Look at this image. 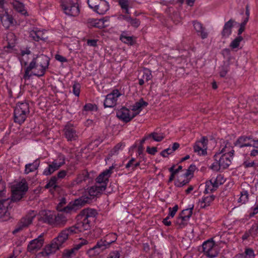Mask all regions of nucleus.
<instances>
[{
	"mask_svg": "<svg viewBox=\"0 0 258 258\" xmlns=\"http://www.w3.org/2000/svg\"><path fill=\"white\" fill-rule=\"evenodd\" d=\"M49 58L46 55L41 54L34 57L25 70L23 79L29 80L32 76L41 77L45 75L49 64Z\"/></svg>",
	"mask_w": 258,
	"mask_h": 258,
	"instance_id": "1",
	"label": "nucleus"
},
{
	"mask_svg": "<svg viewBox=\"0 0 258 258\" xmlns=\"http://www.w3.org/2000/svg\"><path fill=\"white\" fill-rule=\"evenodd\" d=\"M66 231V230H62L59 233L58 236L54 238L50 244L46 245L42 251L38 253V255L42 256H49L54 253L57 250L64 247V244L69 238Z\"/></svg>",
	"mask_w": 258,
	"mask_h": 258,
	"instance_id": "2",
	"label": "nucleus"
},
{
	"mask_svg": "<svg viewBox=\"0 0 258 258\" xmlns=\"http://www.w3.org/2000/svg\"><path fill=\"white\" fill-rule=\"evenodd\" d=\"M28 186L26 183H19L16 186H12L11 199H10V204L13 206L14 202L20 201L28 190Z\"/></svg>",
	"mask_w": 258,
	"mask_h": 258,
	"instance_id": "3",
	"label": "nucleus"
},
{
	"mask_svg": "<svg viewBox=\"0 0 258 258\" xmlns=\"http://www.w3.org/2000/svg\"><path fill=\"white\" fill-rule=\"evenodd\" d=\"M228 144L229 142L226 141L225 147L221 150V154H223L219 158L218 161L220 164V166L222 169H225L227 168L231 163V159L234 155V150L232 149L231 151L226 152V149L228 148Z\"/></svg>",
	"mask_w": 258,
	"mask_h": 258,
	"instance_id": "4",
	"label": "nucleus"
},
{
	"mask_svg": "<svg viewBox=\"0 0 258 258\" xmlns=\"http://www.w3.org/2000/svg\"><path fill=\"white\" fill-rule=\"evenodd\" d=\"M61 6L64 13L69 16L76 17L80 13V9L77 2L72 0H63Z\"/></svg>",
	"mask_w": 258,
	"mask_h": 258,
	"instance_id": "5",
	"label": "nucleus"
},
{
	"mask_svg": "<svg viewBox=\"0 0 258 258\" xmlns=\"http://www.w3.org/2000/svg\"><path fill=\"white\" fill-rule=\"evenodd\" d=\"M107 237L102 238L97 242L96 245L88 250V253L92 255H98L106 249L109 248L111 243L115 242V240L112 241L107 240Z\"/></svg>",
	"mask_w": 258,
	"mask_h": 258,
	"instance_id": "6",
	"label": "nucleus"
},
{
	"mask_svg": "<svg viewBox=\"0 0 258 258\" xmlns=\"http://www.w3.org/2000/svg\"><path fill=\"white\" fill-rule=\"evenodd\" d=\"M194 207V205H192L191 206H189L188 208L182 210L179 214L176 221V224L179 225V228H182L187 225V221L192 214Z\"/></svg>",
	"mask_w": 258,
	"mask_h": 258,
	"instance_id": "7",
	"label": "nucleus"
},
{
	"mask_svg": "<svg viewBox=\"0 0 258 258\" xmlns=\"http://www.w3.org/2000/svg\"><path fill=\"white\" fill-rule=\"evenodd\" d=\"M215 242L213 239L205 241L202 244L203 251L210 258H214L218 255V252L214 247Z\"/></svg>",
	"mask_w": 258,
	"mask_h": 258,
	"instance_id": "8",
	"label": "nucleus"
},
{
	"mask_svg": "<svg viewBox=\"0 0 258 258\" xmlns=\"http://www.w3.org/2000/svg\"><path fill=\"white\" fill-rule=\"evenodd\" d=\"M121 95L118 90L114 89L111 93L106 96L105 99L104 101V106L106 107H113L116 103L117 99Z\"/></svg>",
	"mask_w": 258,
	"mask_h": 258,
	"instance_id": "9",
	"label": "nucleus"
},
{
	"mask_svg": "<svg viewBox=\"0 0 258 258\" xmlns=\"http://www.w3.org/2000/svg\"><path fill=\"white\" fill-rule=\"evenodd\" d=\"M0 20L4 27L9 28L11 26H14L16 22L12 15L4 9L0 10Z\"/></svg>",
	"mask_w": 258,
	"mask_h": 258,
	"instance_id": "10",
	"label": "nucleus"
},
{
	"mask_svg": "<svg viewBox=\"0 0 258 258\" xmlns=\"http://www.w3.org/2000/svg\"><path fill=\"white\" fill-rule=\"evenodd\" d=\"M208 142V138L206 137H203L200 141L196 142L194 146V152L198 153L200 155H206Z\"/></svg>",
	"mask_w": 258,
	"mask_h": 258,
	"instance_id": "11",
	"label": "nucleus"
},
{
	"mask_svg": "<svg viewBox=\"0 0 258 258\" xmlns=\"http://www.w3.org/2000/svg\"><path fill=\"white\" fill-rule=\"evenodd\" d=\"M88 198L82 197L75 200L73 202H70L66 207L64 210L75 212L81 207L84 206L88 202Z\"/></svg>",
	"mask_w": 258,
	"mask_h": 258,
	"instance_id": "12",
	"label": "nucleus"
},
{
	"mask_svg": "<svg viewBox=\"0 0 258 258\" xmlns=\"http://www.w3.org/2000/svg\"><path fill=\"white\" fill-rule=\"evenodd\" d=\"M13 206L10 204V198L3 199L0 201V218H4V220H7L9 217V209H12Z\"/></svg>",
	"mask_w": 258,
	"mask_h": 258,
	"instance_id": "13",
	"label": "nucleus"
},
{
	"mask_svg": "<svg viewBox=\"0 0 258 258\" xmlns=\"http://www.w3.org/2000/svg\"><path fill=\"white\" fill-rule=\"evenodd\" d=\"M43 236V234L42 233L38 238L30 241L27 246V251L30 252H34V251L39 250L43 246L44 243Z\"/></svg>",
	"mask_w": 258,
	"mask_h": 258,
	"instance_id": "14",
	"label": "nucleus"
},
{
	"mask_svg": "<svg viewBox=\"0 0 258 258\" xmlns=\"http://www.w3.org/2000/svg\"><path fill=\"white\" fill-rule=\"evenodd\" d=\"M114 168L113 166L109 167V169H106L101 172L96 178L97 183L107 184L109 181V177L112 173V170Z\"/></svg>",
	"mask_w": 258,
	"mask_h": 258,
	"instance_id": "15",
	"label": "nucleus"
},
{
	"mask_svg": "<svg viewBox=\"0 0 258 258\" xmlns=\"http://www.w3.org/2000/svg\"><path fill=\"white\" fill-rule=\"evenodd\" d=\"M234 23H236V22L232 19H230L225 23L221 31V35L223 38H228L231 34L232 29L234 27Z\"/></svg>",
	"mask_w": 258,
	"mask_h": 258,
	"instance_id": "16",
	"label": "nucleus"
},
{
	"mask_svg": "<svg viewBox=\"0 0 258 258\" xmlns=\"http://www.w3.org/2000/svg\"><path fill=\"white\" fill-rule=\"evenodd\" d=\"M64 163L65 158L64 157H63L62 162L59 163L53 162L52 164H49L48 166L43 172V174L46 176L51 175L54 171L58 170L62 165L64 164Z\"/></svg>",
	"mask_w": 258,
	"mask_h": 258,
	"instance_id": "17",
	"label": "nucleus"
},
{
	"mask_svg": "<svg viewBox=\"0 0 258 258\" xmlns=\"http://www.w3.org/2000/svg\"><path fill=\"white\" fill-rule=\"evenodd\" d=\"M194 29L198 36H200L202 39L208 37V33L206 31V29L202 24L197 21H194L192 22Z\"/></svg>",
	"mask_w": 258,
	"mask_h": 258,
	"instance_id": "18",
	"label": "nucleus"
},
{
	"mask_svg": "<svg viewBox=\"0 0 258 258\" xmlns=\"http://www.w3.org/2000/svg\"><path fill=\"white\" fill-rule=\"evenodd\" d=\"M130 113V110L125 107L117 110L116 113L117 117L125 123L131 121Z\"/></svg>",
	"mask_w": 258,
	"mask_h": 258,
	"instance_id": "19",
	"label": "nucleus"
},
{
	"mask_svg": "<svg viewBox=\"0 0 258 258\" xmlns=\"http://www.w3.org/2000/svg\"><path fill=\"white\" fill-rule=\"evenodd\" d=\"M97 214L98 213L96 210L87 208L82 210L78 216L81 218L85 217L86 219L89 218L92 219V221H95V218Z\"/></svg>",
	"mask_w": 258,
	"mask_h": 258,
	"instance_id": "20",
	"label": "nucleus"
},
{
	"mask_svg": "<svg viewBox=\"0 0 258 258\" xmlns=\"http://www.w3.org/2000/svg\"><path fill=\"white\" fill-rule=\"evenodd\" d=\"M64 136L69 141H76L78 136L75 129L70 126H66L64 128Z\"/></svg>",
	"mask_w": 258,
	"mask_h": 258,
	"instance_id": "21",
	"label": "nucleus"
},
{
	"mask_svg": "<svg viewBox=\"0 0 258 258\" xmlns=\"http://www.w3.org/2000/svg\"><path fill=\"white\" fill-rule=\"evenodd\" d=\"M8 45L5 46L4 49H0V57H3V54L4 52L6 51L5 49L7 48H12L15 46L16 41L17 40L16 36L13 33H10L8 34L7 36Z\"/></svg>",
	"mask_w": 258,
	"mask_h": 258,
	"instance_id": "22",
	"label": "nucleus"
},
{
	"mask_svg": "<svg viewBox=\"0 0 258 258\" xmlns=\"http://www.w3.org/2000/svg\"><path fill=\"white\" fill-rule=\"evenodd\" d=\"M42 218L44 223L50 225L55 224V215L50 211H44L42 213Z\"/></svg>",
	"mask_w": 258,
	"mask_h": 258,
	"instance_id": "23",
	"label": "nucleus"
},
{
	"mask_svg": "<svg viewBox=\"0 0 258 258\" xmlns=\"http://www.w3.org/2000/svg\"><path fill=\"white\" fill-rule=\"evenodd\" d=\"M28 114L21 112L14 109V120L15 123L22 124L26 120Z\"/></svg>",
	"mask_w": 258,
	"mask_h": 258,
	"instance_id": "24",
	"label": "nucleus"
},
{
	"mask_svg": "<svg viewBox=\"0 0 258 258\" xmlns=\"http://www.w3.org/2000/svg\"><path fill=\"white\" fill-rule=\"evenodd\" d=\"M96 12L99 15H104L109 10V4L105 0H101Z\"/></svg>",
	"mask_w": 258,
	"mask_h": 258,
	"instance_id": "25",
	"label": "nucleus"
},
{
	"mask_svg": "<svg viewBox=\"0 0 258 258\" xmlns=\"http://www.w3.org/2000/svg\"><path fill=\"white\" fill-rule=\"evenodd\" d=\"M247 136H242L239 137L237 140L234 142V145L235 146H238L241 148L244 147H250L252 145L250 143H246L247 141Z\"/></svg>",
	"mask_w": 258,
	"mask_h": 258,
	"instance_id": "26",
	"label": "nucleus"
},
{
	"mask_svg": "<svg viewBox=\"0 0 258 258\" xmlns=\"http://www.w3.org/2000/svg\"><path fill=\"white\" fill-rule=\"evenodd\" d=\"M15 109L27 114L30 113L29 104L26 102L17 103Z\"/></svg>",
	"mask_w": 258,
	"mask_h": 258,
	"instance_id": "27",
	"label": "nucleus"
},
{
	"mask_svg": "<svg viewBox=\"0 0 258 258\" xmlns=\"http://www.w3.org/2000/svg\"><path fill=\"white\" fill-rule=\"evenodd\" d=\"M148 103L144 100L143 98H141L139 101L136 102L133 106L132 110L134 111H139L140 112L142 109L147 106Z\"/></svg>",
	"mask_w": 258,
	"mask_h": 258,
	"instance_id": "28",
	"label": "nucleus"
},
{
	"mask_svg": "<svg viewBox=\"0 0 258 258\" xmlns=\"http://www.w3.org/2000/svg\"><path fill=\"white\" fill-rule=\"evenodd\" d=\"M40 164L39 159L35 160L33 163H29L25 165V173L28 174L31 172H33L38 168Z\"/></svg>",
	"mask_w": 258,
	"mask_h": 258,
	"instance_id": "29",
	"label": "nucleus"
},
{
	"mask_svg": "<svg viewBox=\"0 0 258 258\" xmlns=\"http://www.w3.org/2000/svg\"><path fill=\"white\" fill-rule=\"evenodd\" d=\"M140 165V161L136 162L134 158H132L125 165V168L131 171H134Z\"/></svg>",
	"mask_w": 258,
	"mask_h": 258,
	"instance_id": "30",
	"label": "nucleus"
},
{
	"mask_svg": "<svg viewBox=\"0 0 258 258\" xmlns=\"http://www.w3.org/2000/svg\"><path fill=\"white\" fill-rule=\"evenodd\" d=\"M175 167V165H173L170 168H169V171L171 173L168 182H172L175 178V175L182 169V166L180 165L176 169H174Z\"/></svg>",
	"mask_w": 258,
	"mask_h": 258,
	"instance_id": "31",
	"label": "nucleus"
},
{
	"mask_svg": "<svg viewBox=\"0 0 258 258\" xmlns=\"http://www.w3.org/2000/svg\"><path fill=\"white\" fill-rule=\"evenodd\" d=\"M123 19L128 22L133 27L138 28L140 25V21L137 18H132L130 16H122Z\"/></svg>",
	"mask_w": 258,
	"mask_h": 258,
	"instance_id": "32",
	"label": "nucleus"
},
{
	"mask_svg": "<svg viewBox=\"0 0 258 258\" xmlns=\"http://www.w3.org/2000/svg\"><path fill=\"white\" fill-rule=\"evenodd\" d=\"M30 36L35 41H39L40 40H44L45 38L43 37V34L41 31H32L30 32Z\"/></svg>",
	"mask_w": 258,
	"mask_h": 258,
	"instance_id": "33",
	"label": "nucleus"
},
{
	"mask_svg": "<svg viewBox=\"0 0 258 258\" xmlns=\"http://www.w3.org/2000/svg\"><path fill=\"white\" fill-rule=\"evenodd\" d=\"M67 203V200L64 197L61 198L60 200L59 203L58 204L57 207H56V210L60 212H63L66 213H70L72 212V211H69L64 210L65 207H63V206L66 205Z\"/></svg>",
	"mask_w": 258,
	"mask_h": 258,
	"instance_id": "34",
	"label": "nucleus"
},
{
	"mask_svg": "<svg viewBox=\"0 0 258 258\" xmlns=\"http://www.w3.org/2000/svg\"><path fill=\"white\" fill-rule=\"evenodd\" d=\"M34 218L33 216H28L27 217L23 218L21 220L19 224L21 225L23 228L24 227H28L32 222V220Z\"/></svg>",
	"mask_w": 258,
	"mask_h": 258,
	"instance_id": "35",
	"label": "nucleus"
},
{
	"mask_svg": "<svg viewBox=\"0 0 258 258\" xmlns=\"http://www.w3.org/2000/svg\"><path fill=\"white\" fill-rule=\"evenodd\" d=\"M180 178V177H177V179L174 181L175 186L178 187H181L184 185L188 184L191 179V177H189L187 178H185V179L181 180V179Z\"/></svg>",
	"mask_w": 258,
	"mask_h": 258,
	"instance_id": "36",
	"label": "nucleus"
},
{
	"mask_svg": "<svg viewBox=\"0 0 258 258\" xmlns=\"http://www.w3.org/2000/svg\"><path fill=\"white\" fill-rule=\"evenodd\" d=\"M67 221V219L63 214H58L57 216L55 215V224L57 225H63Z\"/></svg>",
	"mask_w": 258,
	"mask_h": 258,
	"instance_id": "37",
	"label": "nucleus"
},
{
	"mask_svg": "<svg viewBox=\"0 0 258 258\" xmlns=\"http://www.w3.org/2000/svg\"><path fill=\"white\" fill-rule=\"evenodd\" d=\"M63 230H66V233H67V235L69 236L70 235H72L75 233H77L78 232H81L82 230L81 229V227L80 226H73L70 227L68 228H66Z\"/></svg>",
	"mask_w": 258,
	"mask_h": 258,
	"instance_id": "38",
	"label": "nucleus"
},
{
	"mask_svg": "<svg viewBox=\"0 0 258 258\" xmlns=\"http://www.w3.org/2000/svg\"><path fill=\"white\" fill-rule=\"evenodd\" d=\"M220 154L221 153H218L214 155V158L216 162L213 163L210 167L211 169H212L214 171H219L220 170V169H222L221 167L220 166V164L218 159V156H220Z\"/></svg>",
	"mask_w": 258,
	"mask_h": 258,
	"instance_id": "39",
	"label": "nucleus"
},
{
	"mask_svg": "<svg viewBox=\"0 0 258 258\" xmlns=\"http://www.w3.org/2000/svg\"><path fill=\"white\" fill-rule=\"evenodd\" d=\"M150 136L154 141L158 142L162 141L165 138L164 133H158L155 132L151 133L150 134Z\"/></svg>",
	"mask_w": 258,
	"mask_h": 258,
	"instance_id": "40",
	"label": "nucleus"
},
{
	"mask_svg": "<svg viewBox=\"0 0 258 258\" xmlns=\"http://www.w3.org/2000/svg\"><path fill=\"white\" fill-rule=\"evenodd\" d=\"M58 179L56 176H53L51 177L48 182L45 185V188L48 189L51 186H54V188H60L59 185L56 184Z\"/></svg>",
	"mask_w": 258,
	"mask_h": 258,
	"instance_id": "41",
	"label": "nucleus"
},
{
	"mask_svg": "<svg viewBox=\"0 0 258 258\" xmlns=\"http://www.w3.org/2000/svg\"><path fill=\"white\" fill-rule=\"evenodd\" d=\"M129 0H118V4L120 6L122 10H124L125 13L130 14L128 10Z\"/></svg>",
	"mask_w": 258,
	"mask_h": 258,
	"instance_id": "42",
	"label": "nucleus"
},
{
	"mask_svg": "<svg viewBox=\"0 0 258 258\" xmlns=\"http://www.w3.org/2000/svg\"><path fill=\"white\" fill-rule=\"evenodd\" d=\"M215 198V196L214 195H211L210 196H207L206 197L202 199V203H204V206H202L201 208H205L206 207L210 206L211 202H212Z\"/></svg>",
	"mask_w": 258,
	"mask_h": 258,
	"instance_id": "43",
	"label": "nucleus"
},
{
	"mask_svg": "<svg viewBox=\"0 0 258 258\" xmlns=\"http://www.w3.org/2000/svg\"><path fill=\"white\" fill-rule=\"evenodd\" d=\"M14 8L16 9L18 12L21 13L22 14H24L23 12L25 11L24 10V6L23 3H20L17 1H14L12 3Z\"/></svg>",
	"mask_w": 258,
	"mask_h": 258,
	"instance_id": "44",
	"label": "nucleus"
},
{
	"mask_svg": "<svg viewBox=\"0 0 258 258\" xmlns=\"http://www.w3.org/2000/svg\"><path fill=\"white\" fill-rule=\"evenodd\" d=\"M120 40L124 43L131 45L134 44L133 36H127L122 34L120 36Z\"/></svg>",
	"mask_w": 258,
	"mask_h": 258,
	"instance_id": "45",
	"label": "nucleus"
},
{
	"mask_svg": "<svg viewBox=\"0 0 258 258\" xmlns=\"http://www.w3.org/2000/svg\"><path fill=\"white\" fill-rule=\"evenodd\" d=\"M243 40V38L241 36L238 35L236 38H235L230 43V46L233 48H237L240 44V42Z\"/></svg>",
	"mask_w": 258,
	"mask_h": 258,
	"instance_id": "46",
	"label": "nucleus"
},
{
	"mask_svg": "<svg viewBox=\"0 0 258 258\" xmlns=\"http://www.w3.org/2000/svg\"><path fill=\"white\" fill-rule=\"evenodd\" d=\"M75 251L73 248L70 249H66L62 252V256L63 258H72V256L75 254Z\"/></svg>",
	"mask_w": 258,
	"mask_h": 258,
	"instance_id": "47",
	"label": "nucleus"
},
{
	"mask_svg": "<svg viewBox=\"0 0 258 258\" xmlns=\"http://www.w3.org/2000/svg\"><path fill=\"white\" fill-rule=\"evenodd\" d=\"M100 1L101 0H88L87 3L89 7L96 12Z\"/></svg>",
	"mask_w": 258,
	"mask_h": 258,
	"instance_id": "48",
	"label": "nucleus"
},
{
	"mask_svg": "<svg viewBox=\"0 0 258 258\" xmlns=\"http://www.w3.org/2000/svg\"><path fill=\"white\" fill-rule=\"evenodd\" d=\"M248 200V194L247 191L244 190L241 192V196L239 198L238 202L242 204L245 203Z\"/></svg>",
	"mask_w": 258,
	"mask_h": 258,
	"instance_id": "49",
	"label": "nucleus"
},
{
	"mask_svg": "<svg viewBox=\"0 0 258 258\" xmlns=\"http://www.w3.org/2000/svg\"><path fill=\"white\" fill-rule=\"evenodd\" d=\"M218 177L216 178H212L208 181V184L211 185L215 190H216L218 188L219 185L222 184V183H219L218 181Z\"/></svg>",
	"mask_w": 258,
	"mask_h": 258,
	"instance_id": "50",
	"label": "nucleus"
},
{
	"mask_svg": "<svg viewBox=\"0 0 258 258\" xmlns=\"http://www.w3.org/2000/svg\"><path fill=\"white\" fill-rule=\"evenodd\" d=\"M80 84L77 82H75L73 86V92L74 94L76 96H79L80 93Z\"/></svg>",
	"mask_w": 258,
	"mask_h": 258,
	"instance_id": "51",
	"label": "nucleus"
},
{
	"mask_svg": "<svg viewBox=\"0 0 258 258\" xmlns=\"http://www.w3.org/2000/svg\"><path fill=\"white\" fill-rule=\"evenodd\" d=\"M142 78L145 79V80L147 82L149 80H151L152 78L151 72L149 69H144L143 71V75Z\"/></svg>",
	"mask_w": 258,
	"mask_h": 258,
	"instance_id": "52",
	"label": "nucleus"
},
{
	"mask_svg": "<svg viewBox=\"0 0 258 258\" xmlns=\"http://www.w3.org/2000/svg\"><path fill=\"white\" fill-rule=\"evenodd\" d=\"M92 25L95 27L102 29L105 27L104 21L103 19L99 20H95L93 21Z\"/></svg>",
	"mask_w": 258,
	"mask_h": 258,
	"instance_id": "53",
	"label": "nucleus"
},
{
	"mask_svg": "<svg viewBox=\"0 0 258 258\" xmlns=\"http://www.w3.org/2000/svg\"><path fill=\"white\" fill-rule=\"evenodd\" d=\"M89 194L91 197H97L100 195V191H98L96 185L91 186L89 189Z\"/></svg>",
	"mask_w": 258,
	"mask_h": 258,
	"instance_id": "54",
	"label": "nucleus"
},
{
	"mask_svg": "<svg viewBox=\"0 0 258 258\" xmlns=\"http://www.w3.org/2000/svg\"><path fill=\"white\" fill-rule=\"evenodd\" d=\"M124 145H123L122 143H118L110 151L109 155L110 156H113L115 153H117L119 150L121 149V147Z\"/></svg>",
	"mask_w": 258,
	"mask_h": 258,
	"instance_id": "55",
	"label": "nucleus"
},
{
	"mask_svg": "<svg viewBox=\"0 0 258 258\" xmlns=\"http://www.w3.org/2000/svg\"><path fill=\"white\" fill-rule=\"evenodd\" d=\"M97 109L98 108L96 105L91 103L86 104L84 106V110L85 111H96Z\"/></svg>",
	"mask_w": 258,
	"mask_h": 258,
	"instance_id": "56",
	"label": "nucleus"
},
{
	"mask_svg": "<svg viewBox=\"0 0 258 258\" xmlns=\"http://www.w3.org/2000/svg\"><path fill=\"white\" fill-rule=\"evenodd\" d=\"M244 255L249 258H254L255 254L253 250L251 248H246L244 252Z\"/></svg>",
	"mask_w": 258,
	"mask_h": 258,
	"instance_id": "57",
	"label": "nucleus"
},
{
	"mask_svg": "<svg viewBox=\"0 0 258 258\" xmlns=\"http://www.w3.org/2000/svg\"><path fill=\"white\" fill-rule=\"evenodd\" d=\"M83 173V175H84L85 180L86 181L88 179H92L95 172L94 171H91L90 173H89L88 171L84 170Z\"/></svg>",
	"mask_w": 258,
	"mask_h": 258,
	"instance_id": "58",
	"label": "nucleus"
},
{
	"mask_svg": "<svg viewBox=\"0 0 258 258\" xmlns=\"http://www.w3.org/2000/svg\"><path fill=\"white\" fill-rule=\"evenodd\" d=\"M87 243H88V241L85 239H83L79 243L75 245V246H74V247L73 248L74 249L75 251L78 250L83 245L87 244Z\"/></svg>",
	"mask_w": 258,
	"mask_h": 258,
	"instance_id": "59",
	"label": "nucleus"
},
{
	"mask_svg": "<svg viewBox=\"0 0 258 258\" xmlns=\"http://www.w3.org/2000/svg\"><path fill=\"white\" fill-rule=\"evenodd\" d=\"M222 54L223 57H227L229 60L231 57V50L229 48H224L222 51Z\"/></svg>",
	"mask_w": 258,
	"mask_h": 258,
	"instance_id": "60",
	"label": "nucleus"
},
{
	"mask_svg": "<svg viewBox=\"0 0 258 258\" xmlns=\"http://www.w3.org/2000/svg\"><path fill=\"white\" fill-rule=\"evenodd\" d=\"M178 209V206L177 205H175L172 208H169V216H171V217H173L174 215H175L176 212L177 211Z\"/></svg>",
	"mask_w": 258,
	"mask_h": 258,
	"instance_id": "61",
	"label": "nucleus"
},
{
	"mask_svg": "<svg viewBox=\"0 0 258 258\" xmlns=\"http://www.w3.org/2000/svg\"><path fill=\"white\" fill-rule=\"evenodd\" d=\"M85 181L84 179V175L82 172L78 175L77 178L74 180V182H76V184H79L82 182V181Z\"/></svg>",
	"mask_w": 258,
	"mask_h": 258,
	"instance_id": "62",
	"label": "nucleus"
},
{
	"mask_svg": "<svg viewBox=\"0 0 258 258\" xmlns=\"http://www.w3.org/2000/svg\"><path fill=\"white\" fill-rule=\"evenodd\" d=\"M146 151L148 154L154 155L157 152V148L155 147L151 148L150 147L148 146L147 147Z\"/></svg>",
	"mask_w": 258,
	"mask_h": 258,
	"instance_id": "63",
	"label": "nucleus"
},
{
	"mask_svg": "<svg viewBox=\"0 0 258 258\" xmlns=\"http://www.w3.org/2000/svg\"><path fill=\"white\" fill-rule=\"evenodd\" d=\"M119 252L117 250H115L110 252L107 258H119Z\"/></svg>",
	"mask_w": 258,
	"mask_h": 258,
	"instance_id": "64",
	"label": "nucleus"
}]
</instances>
